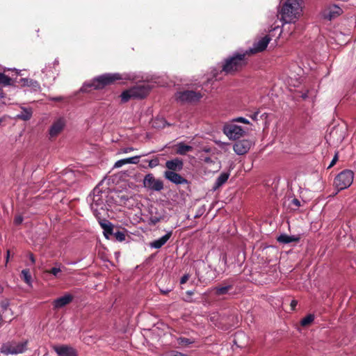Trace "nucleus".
I'll use <instances>...</instances> for the list:
<instances>
[{
    "label": "nucleus",
    "mask_w": 356,
    "mask_h": 356,
    "mask_svg": "<svg viewBox=\"0 0 356 356\" xmlns=\"http://www.w3.org/2000/svg\"><path fill=\"white\" fill-rule=\"evenodd\" d=\"M65 126L63 119H58L53 123L49 129V135L51 137H55L61 132Z\"/></svg>",
    "instance_id": "nucleus-18"
},
{
    "label": "nucleus",
    "mask_w": 356,
    "mask_h": 356,
    "mask_svg": "<svg viewBox=\"0 0 356 356\" xmlns=\"http://www.w3.org/2000/svg\"><path fill=\"white\" fill-rule=\"evenodd\" d=\"M204 94L200 91L185 90L178 91L175 94V99L178 102L184 104H196L203 97Z\"/></svg>",
    "instance_id": "nucleus-5"
},
{
    "label": "nucleus",
    "mask_w": 356,
    "mask_h": 356,
    "mask_svg": "<svg viewBox=\"0 0 356 356\" xmlns=\"http://www.w3.org/2000/svg\"><path fill=\"white\" fill-rule=\"evenodd\" d=\"M278 27H279V26H277V27H274V28H273V30L276 29H277V28H278Z\"/></svg>",
    "instance_id": "nucleus-50"
},
{
    "label": "nucleus",
    "mask_w": 356,
    "mask_h": 356,
    "mask_svg": "<svg viewBox=\"0 0 356 356\" xmlns=\"http://www.w3.org/2000/svg\"><path fill=\"white\" fill-rule=\"evenodd\" d=\"M144 187L154 191H161L163 189V182L162 180L156 179L153 174H147L143 179Z\"/></svg>",
    "instance_id": "nucleus-8"
},
{
    "label": "nucleus",
    "mask_w": 356,
    "mask_h": 356,
    "mask_svg": "<svg viewBox=\"0 0 356 356\" xmlns=\"http://www.w3.org/2000/svg\"><path fill=\"white\" fill-rule=\"evenodd\" d=\"M171 236H172V232H168L166 234L163 236L161 238L152 241L150 243V246L152 248H154L156 249L161 248L163 245H165L166 243V242L169 240V238L171 237Z\"/></svg>",
    "instance_id": "nucleus-20"
},
{
    "label": "nucleus",
    "mask_w": 356,
    "mask_h": 356,
    "mask_svg": "<svg viewBox=\"0 0 356 356\" xmlns=\"http://www.w3.org/2000/svg\"><path fill=\"white\" fill-rule=\"evenodd\" d=\"M338 159H339L338 152H337L335 154V155L334 156V158L332 159V160L330 162L327 168H331L332 167H333L335 165V163H337V161H338Z\"/></svg>",
    "instance_id": "nucleus-36"
},
{
    "label": "nucleus",
    "mask_w": 356,
    "mask_h": 356,
    "mask_svg": "<svg viewBox=\"0 0 356 356\" xmlns=\"http://www.w3.org/2000/svg\"><path fill=\"white\" fill-rule=\"evenodd\" d=\"M32 116V111L29 108H24L20 114L17 115L18 118L23 120H29Z\"/></svg>",
    "instance_id": "nucleus-26"
},
{
    "label": "nucleus",
    "mask_w": 356,
    "mask_h": 356,
    "mask_svg": "<svg viewBox=\"0 0 356 356\" xmlns=\"http://www.w3.org/2000/svg\"><path fill=\"white\" fill-rule=\"evenodd\" d=\"M166 356H187V355L185 354H183L181 353H179V352H173L171 354H169Z\"/></svg>",
    "instance_id": "nucleus-39"
},
{
    "label": "nucleus",
    "mask_w": 356,
    "mask_h": 356,
    "mask_svg": "<svg viewBox=\"0 0 356 356\" xmlns=\"http://www.w3.org/2000/svg\"><path fill=\"white\" fill-rule=\"evenodd\" d=\"M223 133L230 139L236 140L243 136L245 131L241 127L232 123L226 124L223 127Z\"/></svg>",
    "instance_id": "nucleus-7"
},
{
    "label": "nucleus",
    "mask_w": 356,
    "mask_h": 356,
    "mask_svg": "<svg viewBox=\"0 0 356 356\" xmlns=\"http://www.w3.org/2000/svg\"><path fill=\"white\" fill-rule=\"evenodd\" d=\"M139 159L140 156H135L127 159H120L115 162V163L114 164V168H121L124 165L129 163L137 164L139 162Z\"/></svg>",
    "instance_id": "nucleus-21"
},
{
    "label": "nucleus",
    "mask_w": 356,
    "mask_h": 356,
    "mask_svg": "<svg viewBox=\"0 0 356 356\" xmlns=\"http://www.w3.org/2000/svg\"><path fill=\"white\" fill-rule=\"evenodd\" d=\"M62 270L60 267H53L49 270H44L45 274L53 275L56 278H60L61 275Z\"/></svg>",
    "instance_id": "nucleus-27"
},
{
    "label": "nucleus",
    "mask_w": 356,
    "mask_h": 356,
    "mask_svg": "<svg viewBox=\"0 0 356 356\" xmlns=\"http://www.w3.org/2000/svg\"><path fill=\"white\" fill-rule=\"evenodd\" d=\"M74 300V296L70 293H65L63 296L55 299L53 302V309H58L69 304Z\"/></svg>",
    "instance_id": "nucleus-15"
},
{
    "label": "nucleus",
    "mask_w": 356,
    "mask_h": 356,
    "mask_svg": "<svg viewBox=\"0 0 356 356\" xmlns=\"http://www.w3.org/2000/svg\"><path fill=\"white\" fill-rule=\"evenodd\" d=\"M134 150V148L133 147H127V148H125L124 149V153H127L129 152H131V151H133Z\"/></svg>",
    "instance_id": "nucleus-46"
},
{
    "label": "nucleus",
    "mask_w": 356,
    "mask_h": 356,
    "mask_svg": "<svg viewBox=\"0 0 356 356\" xmlns=\"http://www.w3.org/2000/svg\"><path fill=\"white\" fill-rule=\"evenodd\" d=\"M233 282H229L228 281H224L222 284L216 286L213 288L215 295L220 296L229 293V292L233 289Z\"/></svg>",
    "instance_id": "nucleus-16"
},
{
    "label": "nucleus",
    "mask_w": 356,
    "mask_h": 356,
    "mask_svg": "<svg viewBox=\"0 0 356 356\" xmlns=\"http://www.w3.org/2000/svg\"><path fill=\"white\" fill-rule=\"evenodd\" d=\"M184 162L179 158H175L165 162V167L168 169V171L177 172L183 169Z\"/></svg>",
    "instance_id": "nucleus-17"
},
{
    "label": "nucleus",
    "mask_w": 356,
    "mask_h": 356,
    "mask_svg": "<svg viewBox=\"0 0 356 356\" xmlns=\"http://www.w3.org/2000/svg\"><path fill=\"white\" fill-rule=\"evenodd\" d=\"M161 220V217L151 216L149 218L150 223L153 225H156Z\"/></svg>",
    "instance_id": "nucleus-32"
},
{
    "label": "nucleus",
    "mask_w": 356,
    "mask_h": 356,
    "mask_svg": "<svg viewBox=\"0 0 356 356\" xmlns=\"http://www.w3.org/2000/svg\"><path fill=\"white\" fill-rule=\"evenodd\" d=\"M193 147L186 145L184 143H179L177 145V153L180 155H185L187 152L193 150Z\"/></svg>",
    "instance_id": "nucleus-23"
},
{
    "label": "nucleus",
    "mask_w": 356,
    "mask_h": 356,
    "mask_svg": "<svg viewBox=\"0 0 356 356\" xmlns=\"http://www.w3.org/2000/svg\"><path fill=\"white\" fill-rule=\"evenodd\" d=\"M292 204L297 207H299L300 206V202L296 198L293 199Z\"/></svg>",
    "instance_id": "nucleus-41"
},
{
    "label": "nucleus",
    "mask_w": 356,
    "mask_h": 356,
    "mask_svg": "<svg viewBox=\"0 0 356 356\" xmlns=\"http://www.w3.org/2000/svg\"><path fill=\"white\" fill-rule=\"evenodd\" d=\"M190 278V275L188 273L184 274L180 279V284H184L188 282Z\"/></svg>",
    "instance_id": "nucleus-35"
},
{
    "label": "nucleus",
    "mask_w": 356,
    "mask_h": 356,
    "mask_svg": "<svg viewBox=\"0 0 356 356\" xmlns=\"http://www.w3.org/2000/svg\"><path fill=\"white\" fill-rule=\"evenodd\" d=\"M186 293L187 295H188L190 296L194 294V291H187Z\"/></svg>",
    "instance_id": "nucleus-47"
},
{
    "label": "nucleus",
    "mask_w": 356,
    "mask_h": 356,
    "mask_svg": "<svg viewBox=\"0 0 356 356\" xmlns=\"http://www.w3.org/2000/svg\"><path fill=\"white\" fill-rule=\"evenodd\" d=\"M164 177L175 184H187L188 181L186 179L178 174L177 172L165 171Z\"/></svg>",
    "instance_id": "nucleus-13"
},
{
    "label": "nucleus",
    "mask_w": 356,
    "mask_h": 356,
    "mask_svg": "<svg viewBox=\"0 0 356 356\" xmlns=\"http://www.w3.org/2000/svg\"><path fill=\"white\" fill-rule=\"evenodd\" d=\"M113 234L118 241L122 242L125 240V234L124 232L118 231L114 233L113 232Z\"/></svg>",
    "instance_id": "nucleus-31"
},
{
    "label": "nucleus",
    "mask_w": 356,
    "mask_h": 356,
    "mask_svg": "<svg viewBox=\"0 0 356 356\" xmlns=\"http://www.w3.org/2000/svg\"><path fill=\"white\" fill-rule=\"evenodd\" d=\"M249 58L245 51L234 52L222 61L221 72H224L225 74L235 75L242 72L248 65Z\"/></svg>",
    "instance_id": "nucleus-1"
},
{
    "label": "nucleus",
    "mask_w": 356,
    "mask_h": 356,
    "mask_svg": "<svg viewBox=\"0 0 356 356\" xmlns=\"http://www.w3.org/2000/svg\"><path fill=\"white\" fill-rule=\"evenodd\" d=\"M11 81L12 79L9 76L2 73L0 78V85L1 86V84H3L4 86H9L11 84Z\"/></svg>",
    "instance_id": "nucleus-29"
},
{
    "label": "nucleus",
    "mask_w": 356,
    "mask_h": 356,
    "mask_svg": "<svg viewBox=\"0 0 356 356\" xmlns=\"http://www.w3.org/2000/svg\"><path fill=\"white\" fill-rule=\"evenodd\" d=\"M300 240V235H293L289 236L286 234H280L277 238V241L283 244H288L291 242L298 243Z\"/></svg>",
    "instance_id": "nucleus-19"
},
{
    "label": "nucleus",
    "mask_w": 356,
    "mask_h": 356,
    "mask_svg": "<svg viewBox=\"0 0 356 356\" xmlns=\"http://www.w3.org/2000/svg\"><path fill=\"white\" fill-rule=\"evenodd\" d=\"M101 227L104 229V234L106 238H109V235L113 234V225L106 220H102L99 221Z\"/></svg>",
    "instance_id": "nucleus-22"
},
{
    "label": "nucleus",
    "mask_w": 356,
    "mask_h": 356,
    "mask_svg": "<svg viewBox=\"0 0 356 356\" xmlns=\"http://www.w3.org/2000/svg\"><path fill=\"white\" fill-rule=\"evenodd\" d=\"M270 40L271 38L268 35H266L257 42H255L252 48L245 50V51L248 54L249 57L257 53L261 52L266 49Z\"/></svg>",
    "instance_id": "nucleus-11"
},
{
    "label": "nucleus",
    "mask_w": 356,
    "mask_h": 356,
    "mask_svg": "<svg viewBox=\"0 0 356 356\" xmlns=\"http://www.w3.org/2000/svg\"><path fill=\"white\" fill-rule=\"evenodd\" d=\"M302 3V0H286L280 12L284 23L294 22L300 16Z\"/></svg>",
    "instance_id": "nucleus-3"
},
{
    "label": "nucleus",
    "mask_w": 356,
    "mask_h": 356,
    "mask_svg": "<svg viewBox=\"0 0 356 356\" xmlns=\"http://www.w3.org/2000/svg\"><path fill=\"white\" fill-rule=\"evenodd\" d=\"M314 320V316L313 314H308L301 320L300 324L302 326H307L310 325Z\"/></svg>",
    "instance_id": "nucleus-28"
},
{
    "label": "nucleus",
    "mask_w": 356,
    "mask_h": 356,
    "mask_svg": "<svg viewBox=\"0 0 356 356\" xmlns=\"http://www.w3.org/2000/svg\"><path fill=\"white\" fill-rule=\"evenodd\" d=\"M252 146V142L249 140H241L234 143L233 149L238 155L246 154Z\"/></svg>",
    "instance_id": "nucleus-12"
},
{
    "label": "nucleus",
    "mask_w": 356,
    "mask_h": 356,
    "mask_svg": "<svg viewBox=\"0 0 356 356\" xmlns=\"http://www.w3.org/2000/svg\"><path fill=\"white\" fill-rule=\"evenodd\" d=\"M233 122H242L243 124H249V121L243 117H238L233 120Z\"/></svg>",
    "instance_id": "nucleus-33"
},
{
    "label": "nucleus",
    "mask_w": 356,
    "mask_h": 356,
    "mask_svg": "<svg viewBox=\"0 0 356 356\" xmlns=\"http://www.w3.org/2000/svg\"><path fill=\"white\" fill-rule=\"evenodd\" d=\"M27 341L8 343L2 346V352L6 354L22 353L26 349Z\"/></svg>",
    "instance_id": "nucleus-9"
},
{
    "label": "nucleus",
    "mask_w": 356,
    "mask_h": 356,
    "mask_svg": "<svg viewBox=\"0 0 356 356\" xmlns=\"http://www.w3.org/2000/svg\"><path fill=\"white\" fill-rule=\"evenodd\" d=\"M29 257L32 264H35V259L33 253L29 252Z\"/></svg>",
    "instance_id": "nucleus-40"
},
{
    "label": "nucleus",
    "mask_w": 356,
    "mask_h": 356,
    "mask_svg": "<svg viewBox=\"0 0 356 356\" xmlns=\"http://www.w3.org/2000/svg\"><path fill=\"white\" fill-rule=\"evenodd\" d=\"M51 99L54 102H60L63 99V97L60 96V97H52Z\"/></svg>",
    "instance_id": "nucleus-42"
},
{
    "label": "nucleus",
    "mask_w": 356,
    "mask_h": 356,
    "mask_svg": "<svg viewBox=\"0 0 356 356\" xmlns=\"http://www.w3.org/2000/svg\"><path fill=\"white\" fill-rule=\"evenodd\" d=\"M4 97V92L2 89L1 86L0 85V99Z\"/></svg>",
    "instance_id": "nucleus-45"
},
{
    "label": "nucleus",
    "mask_w": 356,
    "mask_h": 356,
    "mask_svg": "<svg viewBox=\"0 0 356 356\" xmlns=\"http://www.w3.org/2000/svg\"><path fill=\"white\" fill-rule=\"evenodd\" d=\"M149 92V88L147 86L138 85L123 91L120 97L122 102H127L131 99H143Z\"/></svg>",
    "instance_id": "nucleus-4"
},
{
    "label": "nucleus",
    "mask_w": 356,
    "mask_h": 356,
    "mask_svg": "<svg viewBox=\"0 0 356 356\" xmlns=\"http://www.w3.org/2000/svg\"><path fill=\"white\" fill-rule=\"evenodd\" d=\"M127 79L128 78L127 77H123L122 75L119 73L104 74L101 76L94 78L91 83L83 84L81 90L84 92H88L92 89H102L106 86L114 83L116 81L124 80Z\"/></svg>",
    "instance_id": "nucleus-2"
},
{
    "label": "nucleus",
    "mask_w": 356,
    "mask_h": 356,
    "mask_svg": "<svg viewBox=\"0 0 356 356\" xmlns=\"http://www.w3.org/2000/svg\"><path fill=\"white\" fill-rule=\"evenodd\" d=\"M177 342H178L179 345L186 346L193 343V341L191 340L190 339L186 338V337H179L177 339Z\"/></svg>",
    "instance_id": "nucleus-30"
},
{
    "label": "nucleus",
    "mask_w": 356,
    "mask_h": 356,
    "mask_svg": "<svg viewBox=\"0 0 356 356\" xmlns=\"http://www.w3.org/2000/svg\"><path fill=\"white\" fill-rule=\"evenodd\" d=\"M3 292V287L0 285V293Z\"/></svg>",
    "instance_id": "nucleus-48"
},
{
    "label": "nucleus",
    "mask_w": 356,
    "mask_h": 356,
    "mask_svg": "<svg viewBox=\"0 0 356 356\" xmlns=\"http://www.w3.org/2000/svg\"><path fill=\"white\" fill-rule=\"evenodd\" d=\"M343 13L342 9L335 4H330L325 6L321 12L322 17L331 21Z\"/></svg>",
    "instance_id": "nucleus-10"
},
{
    "label": "nucleus",
    "mask_w": 356,
    "mask_h": 356,
    "mask_svg": "<svg viewBox=\"0 0 356 356\" xmlns=\"http://www.w3.org/2000/svg\"><path fill=\"white\" fill-rule=\"evenodd\" d=\"M20 277H21V279L23 280L25 283H26L29 285L31 284V275L29 269L26 268V269L22 270Z\"/></svg>",
    "instance_id": "nucleus-25"
},
{
    "label": "nucleus",
    "mask_w": 356,
    "mask_h": 356,
    "mask_svg": "<svg viewBox=\"0 0 356 356\" xmlns=\"http://www.w3.org/2000/svg\"><path fill=\"white\" fill-rule=\"evenodd\" d=\"M169 291H161V292L164 294H166Z\"/></svg>",
    "instance_id": "nucleus-49"
},
{
    "label": "nucleus",
    "mask_w": 356,
    "mask_h": 356,
    "mask_svg": "<svg viewBox=\"0 0 356 356\" xmlns=\"http://www.w3.org/2000/svg\"><path fill=\"white\" fill-rule=\"evenodd\" d=\"M354 173L350 170L341 171L335 177L334 184L338 191L348 188L353 181Z\"/></svg>",
    "instance_id": "nucleus-6"
},
{
    "label": "nucleus",
    "mask_w": 356,
    "mask_h": 356,
    "mask_svg": "<svg viewBox=\"0 0 356 356\" xmlns=\"http://www.w3.org/2000/svg\"><path fill=\"white\" fill-rule=\"evenodd\" d=\"M259 114V112H254L252 115H250V118L253 120H257V115Z\"/></svg>",
    "instance_id": "nucleus-43"
},
{
    "label": "nucleus",
    "mask_w": 356,
    "mask_h": 356,
    "mask_svg": "<svg viewBox=\"0 0 356 356\" xmlns=\"http://www.w3.org/2000/svg\"><path fill=\"white\" fill-rule=\"evenodd\" d=\"M23 221V217L22 216H17L14 219V223L15 225H20Z\"/></svg>",
    "instance_id": "nucleus-37"
},
{
    "label": "nucleus",
    "mask_w": 356,
    "mask_h": 356,
    "mask_svg": "<svg viewBox=\"0 0 356 356\" xmlns=\"http://www.w3.org/2000/svg\"><path fill=\"white\" fill-rule=\"evenodd\" d=\"M53 348L59 356H78L76 350L70 346H54Z\"/></svg>",
    "instance_id": "nucleus-14"
},
{
    "label": "nucleus",
    "mask_w": 356,
    "mask_h": 356,
    "mask_svg": "<svg viewBox=\"0 0 356 356\" xmlns=\"http://www.w3.org/2000/svg\"><path fill=\"white\" fill-rule=\"evenodd\" d=\"M159 165V159L155 158L149 161V167L153 168Z\"/></svg>",
    "instance_id": "nucleus-34"
},
{
    "label": "nucleus",
    "mask_w": 356,
    "mask_h": 356,
    "mask_svg": "<svg viewBox=\"0 0 356 356\" xmlns=\"http://www.w3.org/2000/svg\"><path fill=\"white\" fill-rule=\"evenodd\" d=\"M297 305H298V301L296 300H293L290 304L291 310H293V311L296 310V307Z\"/></svg>",
    "instance_id": "nucleus-38"
},
{
    "label": "nucleus",
    "mask_w": 356,
    "mask_h": 356,
    "mask_svg": "<svg viewBox=\"0 0 356 356\" xmlns=\"http://www.w3.org/2000/svg\"><path fill=\"white\" fill-rule=\"evenodd\" d=\"M10 258V250H8L6 252V266H7V264L8 263Z\"/></svg>",
    "instance_id": "nucleus-44"
},
{
    "label": "nucleus",
    "mask_w": 356,
    "mask_h": 356,
    "mask_svg": "<svg viewBox=\"0 0 356 356\" xmlns=\"http://www.w3.org/2000/svg\"><path fill=\"white\" fill-rule=\"evenodd\" d=\"M229 177V173L228 172H222L220 175V176L217 178L215 186L213 188L216 190L222 186L228 179Z\"/></svg>",
    "instance_id": "nucleus-24"
}]
</instances>
